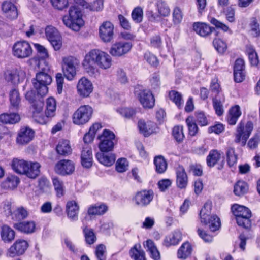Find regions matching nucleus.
I'll return each instance as SVG.
<instances>
[{
  "mask_svg": "<svg viewBox=\"0 0 260 260\" xmlns=\"http://www.w3.org/2000/svg\"><path fill=\"white\" fill-rule=\"evenodd\" d=\"M132 47V44L129 42L120 41L112 44L109 53L113 56L119 57L127 53Z\"/></svg>",
  "mask_w": 260,
  "mask_h": 260,
  "instance_id": "11",
  "label": "nucleus"
},
{
  "mask_svg": "<svg viewBox=\"0 0 260 260\" xmlns=\"http://www.w3.org/2000/svg\"><path fill=\"white\" fill-rule=\"evenodd\" d=\"M52 82L51 77L46 73L40 72L36 74V78L32 80L34 88L38 94L44 96L48 91V85Z\"/></svg>",
  "mask_w": 260,
  "mask_h": 260,
  "instance_id": "4",
  "label": "nucleus"
},
{
  "mask_svg": "<svg viewBox=\"0 0 260 260\" xmlns=\"http://www.w3.org/2000/svg\"><path fill=\"white\" fill-rule=\"evenodd\" d=\"M95 64L101 69L107 70L112 64V58L106 52L98 49L92 50L86 55L83 62L85 71L91 76H95L99 74Z\"/></svg>",
  "mask_w": 260,
  "mask_h": 260,
  "instance_id": "1",
  "label": "nucleus"
},
{
  "mask_svg": "<svg viewBox=\"0 0 260 260\" xmlns=\"http://www.w3.org/2000/svg\"><path fill=\"white\" fill-rule=\"evenodd\" d=\"M56 150L58 154L62 156H67L72 153L70 142L67 140L60 141L56 146Z\"/></svg>",
  "mask_w": 260,
  "mask_h": 260,
  "instance_id": "34",
  "label": "nucleus"
},
{
  "mask_svg": "<svg viewBox=\"0 0 260 260\" xmlns=\"http://www.w3.org/2000/svg\"><path fill=\"white\" fill-rule=\"evenodd\" d=\"M52 183L56 196L58 198L63 196L65 193V186L63 181L57 177H54L52 178Z\"/></svg>",
  "mask_w": 260,
  "mask_h": 260,
  "instance_id": "41",
  "label": "nucleus"
},
{
  "mask_svg": "<svg viewBox=\"0 0 260 260\" xmlns=\"http://www.w3.org/2000/svg\"><path fill=\"white\" fill-rule=\"evenodd\" d=\"M250 26L251 30L252 31V35L254 37L258 36L260 35L259 24L255 18H252L251 19Z\"/></svg>",
  "mask_w": 260,
  "mask_h": 260,
  "instance_id": "63",
  "label": "nucleus"
},
{
  "mask_svg": "<svg viewBox=\"0 0 260 260\" xmlns=\"http://www.w3.org/2000/svg\"><path fill=\"white\" fill-rule=\"evenodd\" d=\"M246 51L251 64L253 66H257L258 63V59L255 50L252 47H248Z\"/></svg>",
  "mask_w": 260,
  "mask_h": 260,
  "instance_id": "56",
  "label": "nucleus"
},
{
  "mask_svg": "<svg viewBox=\"0 0 260 260\" xmlns=\"http://www.w3.org/2000/svg\"><path fill=\"white\" fill-rule=\"evenodd\" d=\"M9 95L10 109L18 110L20 107L21 101L18 90L16 88L12 89L9 91Z\"/></svg>",
  "mask_w": 260,
  "mask_h": 260,
  "instance_id": "30",
  "label": "nucleus"
},
{
  "mask_svg": "<svg viewBox=\"0 0 260 260\" xmlns=\"http://www.w3.org/2000/svg\"><path fill=\"white\" fill-rule=\"evenodd\" d=\"M40 167L41 165L38 162H28V169H26L25 175L30 178L35 179L40 173Z\"/></svg>",
  "mask_w": 260,
  "mask_h": 260,
  "instance_id": "35",
  "label": "nucleus"
},
{
  "mask_svg": "<svg viewBox=\"0 0 260 260\" xmlns=\"http://www.w3.org/2000/svg\"><path fill=\"white\" fill-rule=\"evenodd\" d=\"M36 225L34 221H23L15 223L14 228L22 232L29 234L35 232Z\"/></svg>",
  "mask_w": 260,
  "mask_h": 260,
  "instance_id": "33",
  "label": "nucleus"
},
{
  "mask_svg": "<svg viewBox=\"0 0 260 260\" xmlns=\"http://www.w3.org/2000/svg\"><path fill=\"white\" fill-rule=\"evenodd\" d=\"M193 29L198 34L202 37H206L211 32V27L205 23H194Z\"/></svg>",
  "mask_w": 260,
  "mask_h": 260,
  "instance_id": "40",
  "label": "nucleus"
},
{
  "mask_svg": "<svg viewBox=\"0 0 260 260\" xmlns=\"http://www.w3.org/2000/svg\"><path fill=\"white\" fill-rule=\"evenodd\" d=\"M191 244L186 242L182 244L177 251V257L181 259H186L190 256L192 252Z\"/></svg>",
  "mask_w": 260,
  "mask_h": 260,
  "instance_id": "36",
  "label": "nucleus"
},
{
  "mask_svg": "<svg viewBox=\"0 0 260 260\" xmlns=\"http://www.w3.org/2000/svg\"><path fill=\"white\" fill-rule=\"evenodd\" d=\"M253 129V124L252 122L248 121L245 125L244 123L241 121L238 125L235 133V142L241 144V146H245Z\"/></svg>",
  "mask_w": 260,
  "mask_h": 260,
  "instance_id": "5",
  "label": "nucleus"
},
{
  "mask_svg": "<svg viewBox=\"0 0 260 260\" xmlns=\"http://www.w3.org/2000/svg\"><path fill=\"white\" fill-rule=\"evenodd\" d=\"M181 233L179 231H175L173 233L166 237L164 244L166 246L177 244L181 240Z\"/></svg>",
  "mask_w": 260,
  "mask_h": 260,
  "instance_id": "42",
  "label": "nucleus"
},
{
  "mask_svg": "<svg viewBox=\"0 0 260 260\" xmlns=\"http://www.w3.org/2000/svg\"><path fill=\"white\" fill-rule=\"evenodd\" d=\"M154 163L155 166L156 171L159 174L165 172L167 168V164L165 158L161 156L155 157Z\"/></svg>",
  "mask_w": 260,
  "mask_h": 260,
  "instance_id": "45",
  "label": "nucleus"
},
{
  "mask_svg": "<svg viewBox=\"0 0 260 260\" xmlns=\"http://www.w3.org/2000/svg\"><path fill=\"white\" fill-rule=\"evenodd\" d=\"M45 34L49 41L60 36L58 30L51 26H48L46 28Z\"/></svg>",
  "mask_w": 260,
  "mask_h": 260,
  "instance_id": "58",
  "label": "nucleus"
},
{
  "mask_svg": "<svg viewBox=\"0 0 260 260\" xmlns=\"http://www.w3.org/2000/svg\"><path fill=\"white\" fill-rule=\"evenodd\" d=\"M241 115V112L239 105H235L232 107L229 110L228 116V123L230 125H235Z\"/></svg>",
  "mask_w": 260,
  "mask_h": 260,
  "instance_id": "38",
  "label": "nucleus"
},
{
  "mask_svg": "<svg viewBox=\"0 0 260 260\" xmlns=\"http://www.w3.org/2000/svg\"><path fill=\"white\" fill-rule=\"evenodd\" d=\"M98 138L101 141L99 145L101 151L108 152L113 150L115 145V135L113 132L105 129Z\"/></svg>",
  "mask_w": 260,
  "mask_h": 260,
  "instance_id": "7",
  "label": "nucleus"
},
{
  "mask_svg": "<svg viewBox=\"0 0 260 260\" xmlns=\"http://www.w3.org/2000/svg\"><path fill=\"white\" fill-rule=\"evenodd\" d=\"M153 197L154 193L152 190H144L136 193L134 201L138 206L145 207L151 203Z\"/></svg>",
  "mask_w": 260,
  "mask_h": 260,
  "instance_id": "12",
  "label": "nucleus"
},
{
  "mask_svg": "<svg viewBox=\"0 0 260 260\" xmlns=\"http://www.w3.org/2000/svg\"><path fill=\"white\" fill-rule=\"evenodd\" d=\"M93 109L89 105L81 106L73 115V122L76 125H83L91 119Z\"/></svg>",
  "mask_w": 260,
  "mask_h": 260,
  "instance_id": "6",
  "label": "nucleus"
},
{
  "mask_svg": "<svg viewBox=\"0 0 260 260\" xmlns=\"http://www.w3.org/2000/svg\"><path fill=\"white\" fill-rule=\"evenodd\" d=\"M224 157L223 153L216 150H212V167L220 170L223 168Z\"/></svg>",
  "mask_w": 260,
  "mask_h": 260,
  "instance_id": "32",
  "label": "nucleus"
},
{
  "mask_svg": "<svg viewBox=\"0 0 260 260\" xmlns=\"http://www.w3.org/2000/svg\"><path fill=\"white\" fill-rule=\"evenodd\" d=\"M170 99L178 107H181L182 105L183 101L182 95L178 92L172 90L169 93Z\"/></svg>",
  "mask_w": 260,
  "mask_h": 260,
  "instance_id": "51",
  "label": "nucleus"
},
{
  "mask_svg": "<svg viewBox=\"0 0 260 260\" xmlns=\"http://www.w3.org/2000/svg\"><path fill=\"white\" fill-rule=\"evenodd\" d=\"M39 187L43 192H48L50 189V182L45 177H42L39 179Z\"/></svg>",
  "mask_w": 260,
  "mask_h": 260,
  "instance_id": "60",
  "label": "nucleus"
},
{
  "mask_svg": "<svg viewBox=\"0 0 260 260\" xmlns=\"http://www.w3.org/2000/svg\"><path fill=\"white\" fill-rule=\"evenodd\" d=\"M28 161L23 159L14 158L11 163V167L16 173L25 175L26 169H28Z\"/></svg>",
  "mask_w": 260,
  "mask_h": 260,
  "instance_id": "31",
  "label": "nucleus"
},
{
  "mask_svg": "<svg viewBox=\"0 0 260 260\" xmlns=\"http://www.w3.org/2000/svg\"><path fill=\"white\" fill-rule=\"evenodd\" d=\"M0 235L4 242L10 243L14 240L15 232L11 227L4 224L1 227Z\"/></svg>",
  "mask_w": 260,
  "mask_h": 260,
  "instance_id": "24",
  "label": "nucleus"
},
{
  "mask_svg": "<svg viewBox=\"0 0 260 260\" xmlns=\"http://www.w3.org/2000/svg\"><path fill=\"white\" fill-rule=\"evenodd\" d=\"M143 10L140 7L135 8L132 13V17L133 20L137 23H139L142 21Z\"/></svg>",
  "mask_w": 260,
  "mask_h": 260,
  "instance_id": "61",
  "label": "nucleus"
},
{
  "mask_svg": "<svg viewBox=\"0 0 260 260\" xmlns=\"http://www.w3.org/2000/svg\"><path fill=\"white\" fill-rule=\"evenodd\" d=\"M3 14L10 19H16L18 16V12L16 6L11 2L5 1L1 6Z\"/></svg>",
  "mask_w": 260,
  "mask_h": 260,
  "instance_id": "21",
  "label": "nucleus"
},
{
  "mask_svg": "<svg viewBox=\"0 0 260 260\" xmlns=\"http://www.w3.org/2000/svg\"><path fill=\"white\" fill-rule=\"evenodd\" d=\"M186 123L188 126L189 135L192 136H195L198 132V127L193 117L192 116L188 117L186 119Z\"/></svg>",
  "mask_w": 260,
  "mask_h": 260,
  "instance_id": "50",
  "label": "nucleus"
},
{
  "mask_svg": "<svg viewBox=\"0 0 260 260\" xmlns=\"http://www.w3.org/2000/svg\"><path fill=\"white\" fill-rule=\"evenodd\" d=\"M233 214L236 218L237 223L239 226L248 229L251 226V212L247 207L235 204L231 208Z\"/></svg>",
  "mask_w": 260,
  "mask_h": 260,
  "instance_id": "3",
  "label": "nucleus"
},
{
  "mask_svg": "<svg viewBox=\"0 0 260 260\" xmlns=\"http://www.w3.org/2000/svg\"><path fill=\"white\" fill-rule=\"evenodd\" d=\"M56 103L54 98L50 97L46 101L45 114L48 117H53L55 114Z\"/></svg>",
  "mask_w": 260,
  "mask_h": 260,
  "instance_id": "44",
  "label": "nucleus"
},
{
  "mask_svg": "<svg viewBox=\"0 0 260 260\" xmlns=\"http://www.w3.org/2000/svg\"><path fill=\"white\" fill-rule=\"evenodd\" d=\"M13 54L18 58H25L32 54V50L30 44L25 41H17L13 46Z\"/></svg>",
  "mask_w": 260,
  "mask_h": 260,
  "instance_id": "9",
  "label": "nucleus"
},
{
  "mask_svg": "<svg viewBox=\"0 0 260 260\" xmlns=\"http://www.w3.org/2000/svg\"><path fill=\"white\" fill-rule=\"evenodd\" d=\"M144 248L149 252L150 256L154 260H160V254L153 241L151 240H147L143 243Z\"/></svg>",
  "mask_w": 260,
  "mask_h": 260,
  "instance_id": "29",
  "label": "nucleus"
},
{
  "mask_svg": "<svg viewBox=\"0 0 260 260\" xmlns=\"http://www.w3.org/2000/svg\"><path fill=\"white\" fill-rule=\"evenodd\" d=\"M172 135L177 142H182L185 137L183 126L179 125L174 126L172 130Z\"/></svg>",
  "mask_w": 260,
  "mask_h": 260,
  "instance_id": "49",
  "label": "nucleus"
},
{
  "mask_svg": "<svg viewBox=\"0 0 260 260\" xmlns=\"http://www.w3.org/2000/svg\"><path fill=\"white\" fill-rule=\"evenodd\" d=\"M117 112L125 118H132L136 114L135 109L131 108H122L117 110Z\"/></svg>",
  "mask_w": 260,
  "mask_h": 260,
  "instance_id": "55",
  "label": "nucleus"
},
{
  "mask_svg": "<svg viewBox=\"0 0 260 260\" xmlns=\"http://www.w3.org/2000/svg\"><path fill=\"white\" fill-rule=\"evenodd\" d=\"M19 183V178L15 176L8 177L2 183V187L6 189H13L15 188Z\"/></svg>",
  "mask_w": 260,
  "mask_h": 260,
  "instance_id": "43",
  "label": "nucleus"
},
{
  "mask_svg": "<svg viewBox=\"0 0 260 260\" xmlns=\"http://www.w3.org/2000/svg\"><path fill=\"white\" fill-rule=\"evenodd\" d=\"M34 135V131L29 127H22L18 132L16 142L20 145L26 144L32 140Z\"/></svg>",
  "mask_w": 260,
  "mask_h": 260,
  "instance_id": "17",
  "label": "nucleus"
},
{
  "mask_svg": "<svg viewBox=\"0 0 260 260\" xmlns=\"http://www.w3.org/2000/svg\"><path fill=\"white\" fill-rule=\"evenodd\" d=\"M107 210L108 207L105 204H95L89 207L87 213L89 216L102 215Z\"/></svg>",
  "mask_w": 260,
  "mask_h": 260,
  "instance_id": "37",
  "label": "nucleus"
},
{
  "mask_svg": "<svg viewBox=\"0 0 260 260\" xmlns=\"http://www.w3.org/2000/svg\"><path fill=\"white\" fill-rule=\"evenodd\" d=\"M221 88L217 82L212 83V94L215 93V95L213 100V108L215 113L218 116L222 115L224 113L223 103L224 98L223 94L220 93Z\"/></svg>",
  "mask_w": 260,
  "mask_h": 260,
  "instance_id": "8",
  "label": "nucleus"
},
{
  "mask_svg": "<svg viewBox=\"0 0 260 260\" xmlns=\"http://www.w3.org/2000/svg\"><path fill=\"white\" fill-rule=\"evenodd\" d=\"M83 233L84 234L86 242L88 244H93L96 240V238L93 230L87 228H85L83 230Z\"/></svg>",
  "mask_w": 260,
  "mask_h": 260,
  "instance_id": "54",
  "label": "nucleus"
},
{
  "mask_svg": "<svg viewBox=\"0 0 260 260\" xmlns=\"http://www.w3.org/2000/svg\"><path fill=\"white\" fill-rule=\"evenodd\" d=\"M63 23L71 29L78 31L83 26L84 21L82 19V14L77 7L71 6L69 10V15L63 17Z\"/></svg>",
  "mask_w": 260,
  "mask_h": 260,
  "instance_id": "2",
  "label": "nucleus"
},
{
  "mask_svg": "<svg viewBox=\"0 0 260 260\" xmlns=\"http://www.w3.org/2000/svg\"><path fill=\"white\" fill-rule=\"evenodd\" d=\"M62 68H76L79 61L74 57L69 56L63 58Z\"/></svg>",
  "mask_w": 260,
  "mask_h": 260,
  "instance_id": "52",
  "label": "nucleus"
},
{
  "mask_svg": "<svg viewBox=\"0 0 260 260\" xmlns=\"http://www.w3.org/2000/svg\"><path fill=\"white\" fill-rule=\"evenodd\" d=\"M155 6L157 11V14H154L152 12L149 17L152 21H156L160 17L168 16L170 13V10L166 3L163 0H156Z\"/></svg>",
  "mask_w": 260,
  "mask_h": 260,
  "instance_id": "15",
  "label": "nucleus"
},
{
  "mask_svg": "<svg viewBox=\"0 0 260 260\" xmlns=\"http://www.w3.org/2000/svg\"><path fill=\"white\" fill-rule=\"evenodd\" d=\"M99 36L104 42H110L113 38L114 25L110 21H105L99 28Z\"/></svg>",
  "mask_w": 260,
  "mask_h": 260,
  "instance_id": "13",
  "label": "nucleus"
},
{
  "mask_svg": "<svg viewBox=\"0 0 260 260\" xmlns=\"http://www.w3.org/2000/svg\"><path fill=\"white\" fill-rule=\"evenodd\" d=\"M20 120V117L17 113H3L0 115V122L5 124H15Z\"/></svg>",
  "mask_w": 260,
  "mask_h": 260,
  "instance_id": "39",
  "label": "nucleus"
},
{
  "mask_svg": "<svg viewBox=\"0 0 260 260\" xmlns=\"http://www.w3.org/2000/svg\"><path fill=\"white\" fill-rule=\"evenodd\" d=\"M140 248V245H135L130 250V255L135 260H146L145 253Z\"/></svg>",
  "mask_w": 260,
  "mask_h": 260,
  "instance_id": "47",
  "label": "nucleus"
},
{
  "mask_svg": "<svg viewBox=\"0 0 260 260\" xmlns=\"http://www.w3.org/2000/svg\"><path fill=\"white\" fill-rule=\"evenodd\" d=\"M74 170V164L70 160H61L55 166L56 173L63 176L71 174Z\"/></svg>",
  "mask_w": 260,
  "mask_h": 260,
  "instance_id": "14",
  "label": "nucleus"
},
{
  "mask_svg": "<svg viewBox=\"0 0 260 260\" xmlns=\"http://www.w3.org/2000/svg\"><path fill=\"white\" fill-rule=\"evenodd\" d=\"M248 190V185L244 181H239L235 185L234 192L236 196H241Z\"/></svg>",
  "mask_w": 260,
  "mask_h": 260,
  "instance_id": "48",
  "label": "nucleus"
},
{
  "mask_svg": "<svg viewBox=\"0 0 260 260\" xmlns=\"http://www.w3.org/2000/svg\"><path fill=\"white\" fill-rule=\"evenodd\" d=\"M128 162L126 158H121L116 163V169L120 173L126 171L128 169Z\"/></svg>",
  "mask_w": 260,
  "mask_h": 260,
  "instance_id": "57",
  "label": "nucleus"
},
{
  "mask_svg": "<svg viewBox=\"0 0 260 260\" xmlns=\"http://www.w3.org/2000/svg\"><path fill=\"white\" fill-rule=\"evenodd\" d=\"M213 44L215 49L219 54H223L227 49L226 43L220 39H215Z\"/></svg>",
  "mask_w": 260,
  "mask_h": 260,
  "instance_id": "53",
  "label": "nucleus"
},
{
  "mask_svg": "<svg viewBox=\"0 0 260 260\" xmlns=\"http://www.w3.org/2000/svg\"><path fill=\"white\" fill-rule=\"evenodd\" d=\"M24 77V72L17 69L7 71L5 73L6 81L14 85L18 84L21 80L23 79Z\"/></svg>",
  "mask_w": 260,
  "mask_h": 260,
  "instance_id": "20",
  "label": "nucleus"
},
{
  "mask_svg": "<svg viewBox=\"0 0 260 260\" xmlns=\"http://www.w3.org/2000/svg\"><path fill=\"white\" fill-rule=\"evenodd\" d=\"M226 156L227 161L228 165L230 167L233 166L237 162V156L235 154L234 149L233 148H228L226 152Z\"/></svg>",
  "mask_w": 260,
  "mask_h": 260,
  "instance_id": "62",
  "label": "nucleus"
},
{
  "mask_svg": "<svg viewBox=\"0 0 260 260\" xmlns=\"http://www.w3.org/2000/svg\"><path fill=\"white\" fill-rule=\"evenodd\" d=\"M28 247V242L22 239L17 240L8 249L7 255L14 257L24 254Z\"/></svg>",
  "mask_w": 260,
  "mask_h": 260,
  "instance_id": "10",
  "label": "nucleus"
},
{
  "mask_svg": "<svg viewBox=\"0 0 260 260\" xmlns=\"http://www.w3.org/2000/svg\"><path fill=\"white\" fill-rule=\"evenodd\" d=\"M140 132L145 137H148L157 131V126L155 123L144 120H140L138 123Z\"/></svg>",
  "mask_w": 260,
  "mask_h": 260,
  "instance_id": "18",
  "label": "nucleus"
},
{
  "mask_svg": "<svg viewBox=\"0 0 260 260\" xmlns=\"http://www.w3.org/2000/svg\"><path fill=\"white\" fill-rule=\"evenodd\" d=\"M260 144V131L256 133L254 136L249 140L248 146L252 149H255Z\"/></svg>",
  "mask_w": 260,
  "mask_h": 260,
  "instance_id": "59",
  "label": "nucleus"
},
{
  "mask_svg": "<svg viewBox=\"0 0 260 260\" xmlns=\"http://www.w3.org/2000/svg\"><path fill=\"white\" fill-rule=\"evenodd\" d=\"M75 3L90 11H100L103 8V0H95L89 3L85 0H74Z\"/></svg>",
  "mask_w": 260,
  "mask_h": 260,
  "instance_id": "27",
  "label": "nucleus"
},
{
  "mask_svg": "<svg viewBox=\"0 0 260 260\" xmlns=\"http://www.w3.org/2000/svg\"><path fill=\"white\" fill-rule=\"evenodd\" d=\"M138 98L141 104L145 108H152L155 103L154 96L152 93L147 90L140 91Z\"/></svg>",
  "mask_w": 260,
  "mask_h": 260,
  "instance_id": "19",
  "label": "nucleus"
},
{
  "mask_svg": "<svg viewBox=\"0 0 260 260\" xmlns=\"http://www.w3.org/2000/svg\"><path fill=\"white\" fill-rule=\"evenodd\" d=\"M96 157L101 164L107 167L112 166L116 159L114 154L102 151L98 152Z\"/></svg>",
  "mask_w": 260,
  "mask_h": 260,
  "instance_id": "25",
  "label": "nucleus"
},
{
  "mask_svg": "<svg viewBox=\"0 0 260 260\" xmlns=\"http://www.w3.org/2000/svg\"><path fill=\"white\" fill-rule=\"evenodd\" d=\"M211 202H206L201 210L200 213V216L201 219V222L204 225L209 224V226L210 228L211 227V224H210L211 221Z\"/></svg>",
  "mask_w": 260,
  "mask_h": 260,
  "instance_id": "22",
  "label": "nucleus"
},
{
  "mask_svg": "<svg viewBox=\"0 0 260 260\" xmlns=\"http://www.w3.org/2000/svg\"><path fill=\"white\" fill-rule=\"evenodd\" d=\"M79 206L75 201H69L66 204V212L68 217L72 221H76L78 218Z\"/></svg>",
  "mask_w": 260,
  "mask_h": 260,
  "instance_id": "23",
  "label": "nucleus"
},
{
  "mask_svg": "<svg viewBox=\"0 0 260 260\" xmlns=\"http://www.w3.org/2000/svg\"><path fill=\"white\" fill-rule=\"evenodd\" d=\"M77 88L79 95L83 98H86L89 96L92 92L93 87L90 81L85 77H82L79 80Z\"/></svg>",
  "mask_w": 260,
  "mask_h": 260,
  "instance_id": "16",
  "label": "nucleus"
},
{
  "mask_svg": "<svg viewBox=\"0 0 260 260\" xmlns=\"http://www.w3.org/2000/svg\"><path fill=\"white\" fill-rule=\"evenodd\" d=\"M32 117L36 122L41 124H46L49 121L50 118H52V117H48L46 114L43 115L41 113L40 114H34Z\"/></svg>",
  "mask_w": 260,
  "mask_h": 260,
  "instance_id": "64",
  "label": "nucleus"
},
{
  "mask_svg": "<svg viewBox=\"0 0 260 260\" xmlns=\"http://www.w3.org/2000/svg\"><path fill=\"white\" fill-rule=\"evenodd\" d=\"M81 164L84 168H89L92 165L93 158L92 150L88 147H85L81 154Z\"/></svg>",
  "mask_w": 260,
  "mask_h": 260,
  "instance_id": "28",
  "label": "nucleus"
},
{
  "mask_svg": "<svg viewBox=\"0 0 260 260\" xmlns=\"http://www.w3.org/2000/svg\"><path fill=\"white\" fill-rule=\"evenodd\" d=\"M28 216V212L24 207L21 206L17 207L13 213L12 219L15 220H21Z\"/></svg>",
  "mask_w": 260,
  "mask_h": 260,
  "instance_id": "46",
  "label": "nucleus"
},
{
  "mask_svg": "<svg viewBox=\"0 0 260 260\" xmlns=\"http://www.w3.org/2000/svg\"><path fill=\"white\" fill-rule=\"evenodd\" d=\"M176 184L180 189L185 188L188 183V177L184 168L182 166H178L176 169Z\"/></svg>",
  "mask_w": 260,
  "mask_h": 260,
  "instance_id": "26",
  "label": "nucleus"
}]
</instances>
